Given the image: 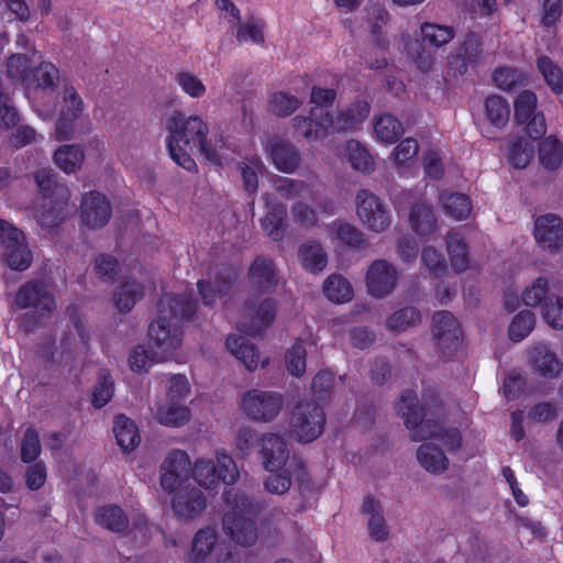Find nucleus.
<instances>
[{
  "label": "nucleus",
  "instance_id": "f257e3e1",
  "mask_svg": "<svg viewBox=\"0 0 563 563\" xmlns=\"http://www.w3.org/2000/svg\"><path fill=\"white\" fill-rule=\"evenodd\" d=\"M397 413L404 419L415 441H424L417 450V460L431 474H441L449 467L445 452L461 446V434L455 428H445L439 422L424 419V410L418 406L417 395L404 391L397 404Z\"/></svg>",
  "mask_w": 563,
  "mask_h": 563
},
{
  "label": "nucleus",
  "instance_id": "f03ea898",
  "mask_svg": "<svg viewBox=\"0 0 563 563\" xmlns=\"http://www.w3.org/2000/svg\"><path fill=\"white\" fill-rule=\"evenodd\" d=\"M166 144L173 161L185 168L194 170V155L202 154L209 162L220 164L221 155L208 145V124L200 115L175 111L167 120Z\"/></svg>",
  "mask_w": 563,
  "mask_h": 563
},
{
  "label": "nucleus",
  "instance_id": "7ed1b4c3",
  "mask_svg": "<svg viewBox=\"0 0 563 563\" xmlns=\"http://www.w3.org/2000/svg\"><path fill=\"white\" fill-rule=\"evenodd\" d=\"M195 311V302L185 297L164 296L158 303V318L148 328V338L157 355L164 361L172 357L180 347L183 332L179 319L189 318Z\"/></svg>",
  "mask_w": 563,
  "mask_h": 563
},
{
  "label": "nucleus",
  "instance_id": "20e7f679",
  "mask_svg": "<svg viewBox=\"0 0 563 563\" xmlns=\"http://www.w3.org/2000/svg\"><path fill=\"white\" fill-rule=\"evenodd\" d=\"M35 180L40 196L33 208L34 218L43 228H52L66 217L70 191L66 186L55 183L51 169L37 170Z\"/></svg>",
  "mask_w": 563,
  "mask_h": 563
},
{
  "label": "nucleus",
  "instance_id": "39448f33",
  "mask_svg": "<svg viewBox=\"0 0 563 563\" xmlns=\"http://www.w3.org/2000/svg\"><path fill=\"white\" fill-rule=\"evenodd\" d=\"M257 511L256 506L240 490L225 492V508L223 515L224 530L240 544L253 545L257 538V528L252 516Z\"/></svg>",
  "mask_w": 563,
  "mask_h": 563
},
{
  "label": "nucleus",
  "instance_id": "423d86ee",
  "mask_svg": "<svg viewBox=\"0 0 563 563\" xmlns=\"http://www.w3.org/2000/svg\"><path fill=\"white\" fill-rule=\"evenodd\" d=\"M191 475L200 487L212 490L220 483L234 484L239 478V471L230 455L217 452L214 457L197 459L191 465Z\"/></svg>",
  "mask_w": 563,
  "mask_h": 563
},
{
  "label": "nucleus",
  "instance_id": "0eeeda50",
  "mask_svg": "<svg viewBox=\"0 0 563 563\" xmlns=\"http://www.w3.org/2000/svg\"><path fill=\"white\" fill-rule=\"evenodd\" d=\"M324 422L320 405L314 400L300 401L290 411L287 432L294 440L309 443L320 437Z\"/></svg>",
  "mask_w": 563,
  "mask_h": 563
},
{
  "label": "nucleus",
  "instance_id": "6e6552de",
  "mask_svg": "<svg viewBox=\"0 0 563 563\" xmlns=\"http://www.w3.org/2000/svg\"><path fill=\"white\" fill-rule=\"evenodd\" d=\"M368 113L369 104L363 100L356 101L340 111L336 119L330 113H325L324 121L318 122L319 128L316 130L306 126L309 122L300 121L302 136L307 141L312 142L325 137L329 133L357 129L367 118Z\"/></svg>",
  "mask_w": 563,
  "mask_h": 563
},
{
  "label": "nucleus",
  "instance_id": "1a4fd4ad",
  "mask_svg": "<svg viewBox=\"0 0 563 563\" xmlns=\"http://www.w3.org/2000/svg\"><path fill=\"white\" fill-rule=\"evenodd\" d=\"M284 408V396L273 390L253 388L245 391L240 400L241 411L256 422L273 421Z\"/></svg>",
  "mask_w": 563,
  "mask_h": 563
},
{
  "label": "nucleus",
  "instance_id": "9d476101",
  "mask_svg": "<svg viewBox=\"0 0 563 563\" xmlns=\"http://www.w3.org/2000/svg\"><path fill=\"white\" fill-rule=\"evenodd\" d=\"M58 80V70L51 63H42L30 75L25 86V93L35 111L40 114L48 111L45 109V102L57 95L56 87Z\"/></svg>",
  "mask_w": 563,
  "mask_h": 563
},
{
  "label": "nucleus",
  "instance_id": "9b49d317",
  "mask_svg": "<svg viewBox=\"0 0 563 563\" xmlns=\"http://www.w3.org/2000/svg\"><path fill=\"white\" fill-rule=\"evenodd\" d=\"M355 201L357 218L367 230L380 233L390 225V211L379 197L363 189L356 194Z\"/></svg>",
  "mask_w": 563,
  "mask_h": 563
},
{
  "label": "nucleus",
  "instance_id": "f8f14e48",
  "mask_svg": "<svg viewBox=\"0 0 563 563\" xmlns=\"http://www.w3.org/2000/svg\"><path fill=\"white\" fill-rule=\"evenodd\" d=\"M191 474V463L188 454L183 450H173L166 454L159 466V486L170 494L187 487Z\"/></svg>",
  "mask_w": 563,
  "mask_h": 563
},
{
  "label": "nucleus",
  "instance_id": "ddd939ff",
  "mask_svg": "<svg viewBox=\"0 0 563 563\" xmlns=\"http://www.w3.org/2000/svg\"><path fill=\"white\" fill-rule=\"evenodd\" d=\"M0 242L4 247L3 257L10 268L24 271L30 266L32 255L25 244L24 234L18 228L1 219Z\"/></svg>",
  "mask_w": 563,
  "mask_h": 563
},
{
  "label": "nucleus",
  "instance_id": "4468645a",
  "mask_svg": "<svg viewBox=\"0 0 563 563\" xmlns=\"http://www.w3.org/2000/svg\"><path fill=\"white\" fill-rule=\"evenodd\" d=\"M555 292L553 280L545 276H539L525 285L520 294V301L514 294H506L504 305L509 312L515 311L520 303L526 307H539Z\"/></svg>",
  "mask_w": 563,
  "mask_h": 563
},
{
  "label": "nucleus",
  "instance_id": "2eb2a0df",
  "mask_svg": "<svg viewBox=\"0 0 563 563\" xmlns=\"http://www.w3.org/2000/svg\"><path fill=\"white\" fill-rule=\"evenodd\" d=\"M55 307V301L48 286L43 283H27L15 295L12 309L22 310L34 308L41 316L49 313Z\"/></svg>",
  "mask_w": 563,
  "mask_h": 563
},
{
  "label": "nucleus",
  "instance_id": "dca6fc26",
  "mask_svg": "<svg viewBox=\"0 0 563 563\" xmlns=\"http://www.w3.org/2000/svg\"><path fill=\"white\" fill-rule=\"evenodd\" d=\"M55 97L62 101L59 107L60 119L56 124L55 136L57 140H64L70 134L69 123L81 115L85 104L77 90L68 85L58 89Z\"/></svg>",
  "mask_w": 563,
  "mask_h": 563
},
{
  "label": "nucleus",
  "instance_id": "f3484780",
  "mask_svg": "<svg viewBox=\"0 0 563 563\" xmlns=\"http://www.w3.org/2000/svg\"><path fill=\"white\" fill-rule=\"evenodd\" d=\"M174 515L183 520H194L206 508V497L197 487H184L168 494Z\"/></svg>",
  "mask_w": 563,
  "mask_h": 563
},
{
  "label": "nucleus",
  "instance_id": "a211bd4d",
  "mask_svg": "<svg viewBox=\"0 0 563 563\" xmlns=\"http://www.w3.org/2000/svg\"><path fill=\"white\" fill-rule=\"evenodd\" d=\"M528 364L532 373L545 379H553L563 372V363L548 344H533L528 352Z\"/></svg>",
  "mask_w": 563,
  "mask_h": 563
},
{
  "label": "nucleus",
  "instance_id": "6ab92c4d",
  "mask_svg": "<svg viewBox=\"0 0 563 563\" xmlns=\"http://www.w3.org/2000/svg\"><path fill=\"white\" fill-rule=\"evenodd\" d=\"M533 236L537 244L550 252L563 247V221L554 214H545L536 219Z\"/></svg>",
  "mask_w": 563,
  "mask_h": 563
},
{
  "label": "nucleus",
  "instance_id": "aec40b11",
  "mask_svg": "<svg viewBox=\"0 0 563 563\" xmlns=\"http://www.w3.org/2000/svg\"><path fill=\"white\" fill-rule=\"evenodd\" d=\"M111 217V207L100 192L91 191L84 196L80 208L81 223L89 229L102 228Z\"/></svg>",
  "mask_w": 563,
  "mask_h": 563
},
{
  "label": "nucleus",
  "instance_id": "412c9836",
  "mask_svg": "<svg viewBox=\"0 0 563 563\" xmlns=\"http://www.w3.org/2000/svg\"><path fill=\"white\" fill-rule=\"evenodd\" d=\"M396 268L386 261L378 260L371 264L366 273V286L375 297L388 295L397 283Z\"/></svg>",
  "mask_w": 563,
  "mask_h": 563
},
{
  "label": "nucleus",
  "instance_id": "4be33fe9",
  "mask_svg": "<svg viewBox=\"0 0 563 563\" xmlns=\"http://www.w3.org/2000/svg\"><path fill=\"white\" fill-rule=\"evenodd\" d=\"M335 91L333 89H323L319 87H314L311 91L310 101L313 104L310 117L302 118L296 117L294 119V128L296 131L302 136V131L300 129V123L298 121L309 122L306 126L312 130L318 129V122L324 121V114L330 113L328 107L334 101Z\"/></svg>",
  "mask_w": 563,
  "mask_h": 563
},
{
  "label": "nucleus",
  "instance_id": "5701e85b",
  "mask_svg": "<svg viewBox=\"0 0 563 563\" xmlns=\"http://www.w3.org/2000/svg\"><path fill=\"white\" fill-rule=\"evenodd\" d=\"M261 454L265 470L274 473L282 470L288 460L287 444L278 434H265L262 439Z\"/></svg>",
  "mask_w": 563,
  "mask_h": 563
},
{
  "label": "nucleus",
  "instance_id": "b1692460",
  "mask_svg": "<svg viewBox=\"0 0 563 563\" xmlns=\"http://www.w3.org/2000/svg\"><path fill=\"white\" fill-rule=\"evenodd\" d=\"M227 347L249 371H255L260 365L265 366L268 363V358L262 357L256 346L242 334L229 335Z\"/></svg>",
  "mask_w": 563,
  "mask_h": 563
},
{
  "label": "nucleus",
  "instance_id": "393cba45",
  "mask_svg": "<svg viewBox=\"0 0 563 563\" xmlns=\"http://www.w3.org/2000/svg\"><path fill=\"white\" fill-rule=\"evenodd\" d=\"M433 334L441 349H454L461 336L460 324L450 312H438L433 316Z\"/></svg>",
  "mask_w": 563,
  "mask_h": 563
},
{
  "label": "nucleus",
  "instance_id": "a878e982",
  "mask_svg": "<svg viewBox=\"0 0 563 563\" xmlns=\"http://www.w3.org/2000/svg\"><path fill=\"white\" fill-rule=\"evenodd\" d=\"M152 413L158 423L166 427H181L191 418L190 409L186 405L167 399L165 402L155 404Z\"/></svg>",
  "mask_w": 563,
  "mask_h": 563
},
{
  "label": "nucleus",
  "instance_id": "bb28decb",
  "mask_svg": "<svg viewBox=\"0 0 563 563\" xmlns=\"http://www.w3.org/2000/svg\"><path fill=\"white\" fill-rule=\"evenodd\" d=\"M362 510L367 516V528L369 536L376 541H384L388 538L389 531L382 515V505L373 497H366Z\"/></svg>",
  "mask_w": 563,
  "mask_h": 563
},
{
  "label": "nucleus",
  "instance_id": "cd10ccee",
  "mask_svg": "<svg viewBox=\"0 0 563 563\" xmlns=\"http://www.w3.org/2000/svg\"><path fill=\"white\" fill-rule=\"evenodd\" d=\"M485 121L494 129H504L510 118V106L499 95H490L484 100Z\"/></svg>",
  "mask_w": 563,
  "mask_h": 563
},
{
  "label": "nucleus",
  "instance_id": "c85d7f7f",
  "mask_svg": "<svg viewBox=\"0 0 563 563\" xmlns=\"http://www.w3.org/2000/svg\"><path fill=\"white\" fill-rule=\"evenodd\" d=\"M439 201L443 212L456 221L465 220L471 216L473 205L465 194L444 191L440 195Z\"/></svg>",
  "mask_w": 563,
  "mask_h": 563
},
{
  "label": "nucleus",
  "instance_id": "c756f323",
  "mask_svg": "<svg viewBox=\"0 0 563 563\" xmlns=\"http://www.w3.org/2000/svg\"><path fill=\"white\" fill-rule=\"evenodd\" d=\"M276 316L275 302L271 299L263 300L253 312L250 324H242L240 332L255 336L268 328Z\"/></svg>",
  "mask_w": 563,
  "mask_h": 563
},
{
  "label": "nucleus",
  "instance_id": "7c9ffc66",
  "mask_svg": "<svg viewBox=\"0 0 563 563\" xmlns=\"http://www.w3.org/2000/svg\"><path fill=\"white\" fill-rule=\"evenodd\" d=\"M217 540L218 537L214 529L207 527L198 530L191 542L188 562L201 563L206 561L213 551Z\"/></svg>",
  "mask_w": 563,
  "mask_h": 563
},
{
  "label": "nucleus",
  "instance_id": "2f4dec72",
  "mask_svg": "<svg viewBox=\"0 0 563 563\" xmlns=\"http://www.w3.org/2000/svg\"><path fill=\"white\" fill-rule=\"evenodd\" d=\"M269 155L275 167L284 173H292L299 164L296 150L288 143L275 140L269 144Z\"/></svg>",
  "mask_w": 563,
  "mask_h": 563
},
{
  "label": "nucleus",
  "instance_id": "473e14b6",
  "mask_svg": "<svg viewBox=\"0 0 563 563\" xmlns=\"http://www.w3.org/2000/svg\"><path fill=\"white\" fill-rule=\"evenodd\" d=\"M374 139L385 145L393 144L404 133L401 122L390 114H380L374 119Z\"/></svg>",
  "mask_w": 563,
  "mask_h": 563
},
{
  "label": "nucleus",
  "instance_id": "72a5a7b5",
  "mask_svg": "<svg viewBox=\"0 0 563 563\" xmlns=\"http://www.w3.org/2000/svg\"><path fill=\"white\" fill-rule=\"evenodd\" d=\"M251 283L262 291H271L277 284L276 272L272 261L257 258L250 268Z\"/></svg>",
  "mask_w": 563,
  "mask_h": 563
},
{
  "label": "nucleus",
  "instance_id": "f704fd0d",
  "mask_svg": "<svg viewBox=\"0 0 563 563\" xmlns=\"http://www.w3.org/2000/svg\"><path fill=\"white\" fill-rule=\"evenodd\" d=\"M84 161L85 152L80 145H63L54 153V163L66 174H76Z\"/></svg>",
  "mask_w": 563,
  "mask_h": 563
},
{
  "label": "nucleus",
  "instance_id": "c9c22d12",
  "mask_svg": "<svg viewBox=\"0 0 563 563\" xmlns=\"http://www.w3.org/2000/svg\"><path fill=\"white\" fill-rule=\"evenodd\" d=\"M298 258L301 266L311 273L321 272L325 268L328 263L325 252L322 246L314 241H309L300 245Z\"/></svg>",
  "mask_w": 563,
  "mask_h": 563
},
{
  "label": "nucleus",
  "instance_id": "e433bc0d",
  "mask_svg": "<svg viewBox=\"0 0 563 563\" xmlns=\"http://www.w3.org/2000/svg\"><path fill=\"white\" fill-rule=\"evenodd\" d=\"M446 250L450 258V265L456 273L465 272L471 267L467 245L459 233L450 232L448 234Z\"/></svg>",
  "mask_w": 563,
  "mask_h": 563
},
{
  "label": "nucleus",
  "instance_id": "4c0bfd02",
  "mask_svg": "<svg viewBox=\"0 0 563 563\" xmlns=\"http://www.w3.org/2000/svg\"><path fill=\"white\" fill-rule=\"evenodd\" d=\"M113 432L118 444L123 451H132L140 443L136 424L123 415L115 417Z\"/></svg>",
  "mask_w": 563,
  "mask_h": 563
},
{
  "label": "nucleus",
  "instance_id": "58836bf2",
  "mask_svg": "<svg viewBox=\"0 0 563 563\" xmlns=\"http://www.w3.org/2000/svg\"><path fill=\"white\" fill-rule=\"evenodd\" d=\"M409 221L411 228L420 235L432 233L437 225V220L431 207L426 202L413 205L410 211Z\"/></svg>",
  "mask_w": 563,
  "mask_h": 563
},
{
  "label": "nucleus",
  "instance_id": "ea45409f",
  "mask_svg": "<svg viewBox=\"0 0 563 563\" xmlns=\"http://www.w3.org/2000/svg\"><path fill=\"white\" fill-rule=\"evenodd\" d=\"M324 296L334 303H344L353 298V288L341 275H331L323 283Z\"/></svg>",
  "mask_w": 563,
  "mask_h": 563
},
{
  "label": "nucleus",
  "instance_id": "a19ab883",
  "mask_svg": "<svg viewBox=\"0 0 563 563\" xmlns=\"http://www.w3.org/2000/svg\"><path fill=\"white\" fill-rule=\"evenodd\" d=\"M129 366L135 373L147 372L153 365L164 362L154 349L139 344L132 349L129 355Z\"/></svg>",
  "mask_w": 563,
  "mask_h": 563
},
{
  "label": "nucleus",
  "instance_id": "79ce46f5",
  "mask_svg": "<svg viewBox=\"0 0 563 563\" xmlns=\"http://www.w3.org/2000/svg\"><path fill=\"white\" fill-rule=\"evenodd\" d=\"M543 322L554 329H563V296L554 292L539 309Z\"/></svg>",
  "mask_w": 563,
  "mask_h": 563
},
{
  "label": "nucleus",
  "instance_id": "37998d69",
  "mask_svg": "<svg viewBox=\"0 0 563 563\" xmlns=\"http://www.w3.org/2000/svg\"><path fill=\"white\" fill-rule=\"evenodd\" d=\"M344 156L352 167L360 172L366 173L373 169L372 155L364 145L355 140L346 142Z\"/></svg>",
  "mask_w": 563,
  "mask_h": 563
},
{
  "label": "nucleus",
  "instance_id": "c03bdc74",
  "mask_svg": "<svg viewBox=\"0 0 563 563\" xmlns=\"http://www.w3.org/2000/svg\"><path fill=\"white\" fill-rule=\"evenodd\" d=\"M421 269L434 278L445 276L448 266L444 256L433 245H426L422 247Z\"/></svg>",
  "mask_w": 563,
  "mask_h": 563
},
{
  "label": "nucleus",
  "instance_id": "a18cd8bd",
  "mask_svg": "<svg viewBox=\"0 0 563 563\" xmlns=\"http://www.w3.org/2000/svg\"><path fill=\"white\" fill-rule=\"evenodd\" d=\"M534 154L533 144L526 139H518L510 143L505 152V155L511 166L521 169L525 168Z\"/></svg>",
  "mask_w": 563,
  "mask_h": 563
},
{
  "label": "nucleus",
  "instance_id": "49530a36",
  "mask_svg": "<svg viewBox=\"0 0 563 563\" xmlns=\"http://www.w3.org/2000/svg\"><path fill=\"white\" fill-rule=\"evenodd\" d=\"M536 321V314L531 310L525 309L519 311L508 327L509 339L514 342L522 341L532 332Z\"/></svg>",
  "mask_w": 563,
  "mask_h": 563
},
{
  "label": "nucleus",
  "instance_id": "de8ad7c7",
  "mask_svg": "<svg viewBox=\"0 0 563 563\" xmlns=\"http://www.w3.org/2000/svg\"><path fill=\"white\" fill-rule=\"evenodd\" d=\"M96 521L113 532H121L128 528V518L118 506L101 507L96 514Z\"/></svg>",
  "mask_w": 563,
  "mask_h": 563
},
{
  "label": "nucleus",
  "instance_id": "09e8293b",
  "mask_svg": "<svg viewBox=\"0 0 563 563\" xmlns=\"http://www.w3.org/2000/svg\"><path fill=\"white\" fill-rule=\"evenodd\" d=\"M538 70L541 73L549 88L556 95L563 92V70L548 56H540L537 60Z\"/></svg>",
  "mask_w": 563,
  "mask_h": 563
},
{
  "label": "nucleus",
  "instance_id": "8fccbe9b",
  "mask_svg": "<svg viewBox=\"0 0 563 563\" xmlns=\"http://www.w3.org/2000/svg\"><path fill=\"white\" fill-rule=\"evenodd\" d=\"M539 158L542 166L549 170H555L563 164V145L553 137L542 141L539 150Z\"/></svg>",
  "mask_w": 563,
  "mask_h": 563
},
{
  "label": "nucleus",
  "instance_id": "3c124183",
  "mask_svg": "<svg viewBox=\"0 0 563 563\" xmlns=\"http://www.w3.org/2000/svg\"><path fill=\"white\" fill-rule=\"evenodd\" d=\"M33 56H35V52L31 49L24 54L18 53L11 55L7 63L8 76L14 80H20L26 86L30 78L29 70L33 63Z\"/></svg>",
  "mask_w": 563,
  "mask_h": 563
},
{
  "label": "nucleus",
  "instance_id": "603ef678",
  "mask_svg": "<svg viewBox=\"0 0 563 563\" xmlns=\"http://www.w3.org/2000/svg\"><path fill=\"white\" fill-rule=\"evenodd\" d=\"M175 82L189 98L201 99L207 93L202 79L190 70H180L175 75Z\"/></svg>",
  "mask_w": 563,
  "mask_h": 563
},
{
  "label": "nucleus",
  "instance_id": "864d4df0",
  "mask_svg": "<svg viewBox=\"0 0 563 563\" xmlns=\"http://www.w3.org/2000/svg\"><path fill=\"white\" fill-rule=\"evenodd\" d=\"M143 296V286L136 282H126L114 294V302L120 311H130Z\"/></svg>",
  "mask_w": 563,
  "mask_h": 563
},
{
  "label": "nucleus",
  "instance_id": "5fc2aeb1",
  "mask_svg": "<svg viewBox=\"0 0 563 563\" xmlns=\"http://www.w3.org/2000/svg\"><path fill=\"white\" fill-rule=\"evenodd\" d=\"M276 190L282 197H318V190L310 185L290 178L282 177L276 181Z\"/></svg>",
  "mask_w": 563,
  "mask_h": 563
},
{
  "label": "nucleus",
  "instance_id": "6e6d98bb",
  "mask_svg": "<svg viewBox=\"0 0 563 563\" xmlns=\"http://www.w3.org/2000/svg\"><path fill=\"white\" fill-rule=\"evenodd\" d=\"M266 205L268 210L262 220V227L268 235L277 240L280 238V230L285 221L286 209L279 203H269L268 200H266Z\"/></svg>",
  "mask_w": 563,
  "mask_h": 563
},
{
  "label": "nucleus",
  "instance_id": "4d7b16f0",
  "mask_svg": "<svg viewBox=\"0 0 563 563\" xmlns=\"http://www.w3.org/2000/svg\"><path fill=\"white\" fill-rule=\"evenodd\" d=\"M420 32L423 42L435 47L448 44L454 36L452 27L434 23H423Z\"/></svg>",
  "mask_w": 563,
  "mask_h": 563
},
{
  "label": "nucleus",
  "instance_id": "13d9d810",
  "mask_svg": "<svg viewBox=\"0 0 563 563\" xmlns=\"http://www.w3.org/2000/svg\"><path fill=\"white\" fill-rule=\"evenodd\" d=\"M307 351L301 341L295 342L286 352L285 364L288 373L300 377L306 372Z\"/></svg>",
  "mask_w": 563,
  "mask_h": 563
},
{
  "label": "nucleus",
  "instance_id": "bf43d9fd",
  "mask_svg": "<svg viewBox=\"0 0 563 563\" xmlns=\"http://www.w3.org/2000/svg\"><path fill=\"white\" fill-rule=\"evenodd\" d=\"M301 101L294 95L285 91H278L269 98V110L280 117L289 115L296 111Z\"/></svg>",
  "mask_w": 563,
  "mask_h": 563
},
{
  "label": "nucleus",
  "instance_id": "052dcab7",
  "mask_svg": "<svg viewBox=\"0 0 563 563\" xmlns=\"http://www.w3.org/2000/svg\"><path fill=\"white\" fill-rule=\"evenodd\" d=\"M493 79L495 85L505 91H509L526 80L522 71L511 67H499L494 71Z\"/></svg>",
  "mask_w": 563,
  "mask_h": 563
},
{
  "label": "nucleus",
  "instance_id": "680f3d73",
  "mask_svg": "<svg viewBox=\"0 0 563 563\" xmlns=\"http://www.w3.org/2000/svg\"><path fill=\"white\" fill-rule=\"evenodd\" d=\"M420 320V312L412 307H407L391 314L387 320V325L395 331H405L409 327L419 323Z\"/></svg>",
  "mask_w": 563,
  "mask_h": 563
},
{
  "label": "nucleus",
  "instance_id": "e2e57ef3",
  "mask_svg": "<svg viewBox=\"0 0 563 563\" xmlns=\"http://www.w3.org/2000/svg\"><path fill=\"white\" fill-rule=\"evenodd\" d=\"M190 391V384L185 375L176 374L168 378L166 384V399L168 401H178L184 404Z\"/></svg>",
  "mask_w": 563,
  "mask_h": 563
},
{
  "label": "nucleus",
  "instance_id": "0e129e2a",
  "mask_svg": "<svg viewBox=\"0 0 563 563\" xmlns=\"http://www.w3.org/2000/svg\"><path fill=\"white\" fill-rule=\"evenodd\" d=\"M113 396V380L111 376L102 372L99 374L97 384L92 390V405L96 408L103 407Z\"/></svg>",
  "mask_w": 563,
  "mask_h": 563
},
{
  "label": "nucleus",
  "instance_id": "69168bd1",
  "mask_svg": "<svg viewBox=\"0 0 563 563\" xmlns=\"http://www.w3.org/2000/svg\"><path fill=\"white\" fill-rule=\"evenodd\" d=\"M419 146L416 140L405 139L401 141L393 152L394 163L398 168L409 166L413 162Z\"/></svg>",
  "mask_w": 563,
  "mask_h": 563
},
{
  "label": "nucleus",
  "instance_id": "338daca9",
  "mask_svg": "<svg viewBox=\"0 0 563 563\" xmlns=\"http://www.w3.org/2000/svg\"><path fill=\"white\" fill-rule=\"evenodd\" d=\"M537 107V96L529 90L520 92L515 101V117L519 122L528 121Z\"/></svg>",
  "mask_w": 563,
  "mask_h": 563
},
{
  "label": "nucleus",
  "instance_id": "774afa93",
  "mask_svg": "<svg viewBox=\"0 0 563 563\" xmlns=\"http://www.w3.org/2000/svg\"><path fill=\"white\" fill-rule=\"evenodd\" d=\"M332 231V236L346 245L360 246L363 243V234L350 223L334 222Z\"/></svg>",
  "mask_w": 563,
  "mask_h": 563
}]
</instances>
